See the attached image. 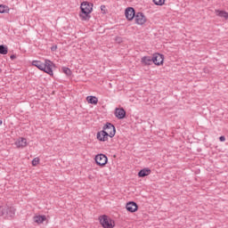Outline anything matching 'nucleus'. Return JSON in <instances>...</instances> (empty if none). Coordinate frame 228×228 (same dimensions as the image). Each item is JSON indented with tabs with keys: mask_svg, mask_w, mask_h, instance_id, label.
<instances>
[{
	"mask_svg": "<svg viewBox=\"0 0 228 228\" xmlns=\"http://www.w3.org/2000/svg\"><path fill=\"white\" fill-rule=\"evenodd\" d=\"M117 42H122V37H116Z\"/></svg>",
	"mask_w": 228,
	"mask_h": 228,
	"instance_id": "obj_28",
	"label": "nucleus"
},
{
	"mask_svg": "<svg viewBox=\"0 0 228 228\" xmlns=\"http://www.w3.org/2000/svg\"><path fill=\"white\" fill-rule=\"evenodd\" d=\"M0 126H3V121L0 119Z\"/></svg>",
	"mask_w": 228,
	"mask_h": 228,
	"instance_id": "obj_29",
	"label": "nucleus"
},
{
	"mask_svg": "<svg viewBox=\"0 0 228 228\" xmlns=\"http://www.w3.org/2000/svg\"><path fill=\"white\" fill-rule=\"evenodd\" d=\"M15 145L18 147V149H22L28 145V140H26L24 137H21L15 142Z\"/></svg>",
	"mask_w": 228,
	"mask_h": 228,
	"instance_id": "obj_13",
	"label": "nucleus"
},
{
	"mask_svg": "<svg viewBox=\"0 0 228 228\" xmlns=\"http://www.w3.org/2000/svg\"><path fill=\"white\" fill-rule=\"evenodd\" d=\"M125 15L127 20H133L136 15V13L134 12V8L133 7L126 8L125 11Z\"/></svg>",
	"mask_w": 228,
	"mask_h": 228,
	"instance_id": "obj_9",
	"label": "nucleus"
},
{
	"mask_svg": "<svg viewBox=\"0 0 228 228\" xmlns=\"http://www.w3.org/2000/svg\"><path fill=\"white\" fill-rule=\"evenodd\" d=\"M163 54H160V53H155L153 54V57H152V62L155 64V65H163Z\"/></svg>",
	"mask_w": 228,
	"mask_h": 228,
	"instance_id": "obj_10",
	"label": "nucleus"
},
{
	"mask_svg": "<svg viewBox=\"0 0 228 228\" xmlns=\"http://www.w3.org/2000/svg\"><path fill=\"white\" fill-rule=\"evenodd\" d=\"M135 24H139L140 26H142V24H145L147 22V18H145V15H143V12H137L134 16Z\"/></svg>",
	"mask_w": 228,
	"mask_h": 228,
	"instance_id": "obj_7",
	"label": "nucleus"
},
{
	"mask_svg": "<svg viewBox=\"0 0 228 228\" xmlns=\"http://www.w3.org/2000/svg\"><path fill=\"white\" fill-rule=\"evenodd\" d=\"M0 54H8V47L4 46V45H0Z\"/></svg>",
	"mask_w": 228,
	"mask_h": 228,
	"instance_id": "obj_20",
	"label": "nucleus"
},
{
	"mask_svg": "<svg viewBox=\"0 0 228 228\" xmlns=\"http://www.w3.org/2000/svg\"><path fill=\"white\" fill-rule=\"evenodd\" d=\"M45 216H37L34 217L36 224H44L45 222Z\"/></svg>",
	"mask_w": 228,
	"mask_h": 228,
	"instance_id": "obj_18",
	"label": "nucleus"
},
{
	"mask_svg": "<svg viewBox=\"0 0 228 228\" xmlns=\"http://www.w3.org/2000/svg\"><path fill=\"white\" fill-rule=\"evenodd\" d=\"M62 71L64 72V74H66V76H70L72 74V71L70 70V69L67 67H63Z\"/></svg>",
	"mask_w": 228,
	"mask_h": 228,
	"instance_id": "obj_22",
	"label": "nucleus"
},
{
	"mask_svg": "<svg viewBox=\"0 0 228 228\" xmlns=\"http://www.w3.org/2000/svg\"><path fill=\"white\" fill-rule=\"evenodd\" d=\"M10 7L8 5L0 4V13H9Z\"/></svg>",
	"mask_w": 228,
	"mask_h": 228,
	"instance_id": "obj_19",
	"label": "nucleus"
},
{
	"mask_svg": "<svg viewBox=\"0 0 228 228\" xmlns=\"http://www.w3.org/2000/svg\"><path fill=\"white\" fill-rule=\"evenodd\" d=\"M101 10L102 13H106V5H101Z\"/></svg>",
	"mask_w": 228,
	"mask_h": 228,
	"instance_id": "obj_24",
	"label": "nucleus"
},
{
	"mask_svg": "<svg viewBox=\"0 0 228 228\" xmlns=\"http://www.w3.org/2000/svg\"><path fill=\"white\" fill-rule=\"evenodd\" d=\"M215 13L216 15H217V17H221L223 19H228V12L225 11L216 10Z\"/></svg>",
	"mask_w": 228,
	"mask_h": 228,
	"instance_id": "obj_15",
	"label": "nucleus"
},
{
	"mask_svg": "<svg viewBox=\"0 0 228 228\" xmlns=\"http://www.w3.org/2000/svg\"><path fill=\"white\" fill-rule=\"evenodd\" d=\"M141 63H143V65H151L152 63V58L151 56H143L141 59Z\"/></svg>",
	"mask_w": 228,
	"mask_h": 228,
	"instance_id": "obj_16",
	"label": "nucleus"
},
{
	"mask_svg": "<svg viewBox=\"0 0 228 228\" xmlns=\"http://www.w3.org/2000/svg\"><path fill=\"white\" fill-rule=\"evenodd\" d=\"M86 101L89 104H97L99 99L96 96H87Z\"/></svg>",
	"mask_w": 228,
	"mask_h": 228,
	"instance_id": "obj_17",
	"label": "nucleus"
},
{
	"mask_svg": "<svg viewBox=\"0 0 228 228\" xmlns=\"http://www.w3.org/2000/svg\"><path fill=\"white\" fill-rule=\"evenodd\" d=\"M153 3L157 6H163V4H165V0H153Z\"/></svg>",
	"mask_w": 228,
	"mask_h": 228,
	"instance_id": "obj_21",
	"label": "nucleus"
},
{
	"mask_svg": "<svg viewBox=\"0 0 228 228\" xmlns=\"http://www.w3.org/2000/svg\"><path fill=\"white\" fill-rule=\"evenodd\" d=\"M16 58H17V55H15V54H12V55L10 56L11 60H15Z\"/></svg>",
	"mask_w": 228,
	"mask_h": 228,
	"instance_id": "obj_26",
	"label": "nucleus"
},
{
	"mask_svg": "<svg viewBox=\"0 0 228 228\" xmlns=\"http://www.w3.org/2000/svg\"><path fill=\"white\" fill-rule=\"evenodd\" d=\"M79 17L81 20H90V14L94 12V4L90 2H82L80 4Z\"/></svg>",
	"mask_w": 228,
	"mask_h": 228,
	"instance_id": "obj_2",
	"label": "nucleus"
},
{
	"mask_svg": "<svg viewBox=\"0 0 228 228\" xmlns=\"http://www.w3.org/2000/svg\"><path fill=\"white\" fill-rule=\"evenodd\" d=\"M17 209L14 207L8 205L0 207V216H4L7 220H13Z\"/></svg>",
	"mask_w": 228,
	"mask_h": 228,
	"instance_id": "obj_3",
	"label": "nucleus"
},
{
	"mask_svg": "<svg viewBox=\"0 0 228 228\" xmlns=\"http://www.w3.org/2000/svg\"><path fill=\"white\" fill-rule=\"evenodd\" d=\"M32 65L33 67H37L39 70L49 74V76H53V67H54V63L50 60H45V63L40 61H33Z\"/></svg>",
	"mask_w": 228,
	"mask_h": 228,
	"instance_id": "obj_1",
	"label": "nucleus"
},
{
	"mask_svg": "<svg viewBox=\"0 0 228 228\" xmlns=\"http://www.w3.org/2000/svg\"><path fill=\"white\" fill-rule=\"evenodd\" d=\"M100 223L103 228H113L115 227V222L108 217V216H102L99 217Z\"/></svg>",
	"mask_w": 228,
	"mask_h": 228,
	"instance_id": "obj_4",
	"label": "nucleus"
},
{
	"mask_svg": "<svg viewBox=\"0 0 228 228\" xmlns=\"http://www.w3.org/2000/svg\"><path fill=\"white\" fill-rule=\"evenodd\" d=\"M108 133L105 130H101L96 134V138L98 142H108Z\"/></svg>",
	"mask_w": 228,
	"mask_h": 228,
	"instance_id": "obj_8",
	"label": "nucleus"
},
{
	"mask_svg": "<svg viewBox=\"0 0 228 228\" xmlns=\"http://www.w3.org/2000/svg\"><path fill=\"white\" fill-rule=\"evenodd\" d=\"M56 49H58V46H52L51 47V51H56Z\"/></svg>",
	"mask_w": 228,
	"mask_h": 228,
	"instance_id": "obj_27",
	"label": "nucleus"
},
{
	"mask_svg": "<svg viewBox=\"0 0 228 228\" xmlns=\"http://www.w3.org/2000/svg\"><path fill=\"white\" fill-rule=\"evenodd\" d=\"M103 131H105V133H107V134L110 138H113V136H115V134L117 133V130L115 129V126H113V124H111V123H107L103 126Z\"/></svg>",
	"mask_w": 228,
	"mask_h": 228,
	"instance_id": "obj_6",
	"label": "nucleus"
},
{
	"mask_svg": "<svg viewBox=\"0 0 228 228\" xmlns=\"http://www.w3.org/2000/svg\"><path fill=\"white\" fill-rule=\"evenodd\" d=\"M151 168L149 167H146V168H143V169H141L138 173V176L139 177H147V175H151Z\"/></svg>",
	"mask_w": 228,
	"mask_h": 228,
	"instance_id": "obj_14",
	"label": "nucleus"
},
{
	"mask_svg": "<svg viewBox=\"0 0 228 228\" xmlns=\"http://www.w3.org/2000/svg\"><path fill=\"white\" fill-rule=\"evenodd\" d=\"M219 140H220L221 142H225V136H224V135L220 136V137H219Z\"/></svg>",
	"mask_w": 228,
	"mask_h": 228,
	"instance_id": "obj_25",
	"label": "nucleus"
},
{
	"mask_svg": "<svg viewBox=\"0 0 228 228\" xmlns=\"http://www.w3.org/2000/svg\"><path fill=\"white\" fill-rule=\"evenodd\" d=\"M38 163H40V159L39 158H35L32 160V167H37V165H38Z\"/></svg>",
	"mask_w": 228,
	"mask_h": 228,
	"instance_id": "obj_23",
	"label": "nucleus"
},
{
	"mask_svg": "<svg viewBox=\"0 0 228 228\" xmlns=\"http://www.w3.org/2000/svg\"><path fill=\"white\" fill-rule=\"evenodd\" d=\"M94 159L98 167H106L108 163V157L102 153L96 155Z\"/></svg>",
	"mask_w": 228,
	"mask_h": 228,
	"instance_id": "obj_5",
	"label": "nucleus"
},
{
	"mask_svg": "<svg viewBox=\"0 0 228 228\" xmlns=\"http://www.w3.org/2000/svg\"><path fill=\"white\" fill-rule=\"evenodd\" d=\"M126 208L130 213H134L138 211V205H136V202L134 201H130L126 203Z\"/></svg>",
	"mask_w": 228,
	"mask_h": 228,
	"instance_id": "obj_12",
	"label": "nucleus"
},
{
	"mask_svg": "<svg viewBox=\"0 0 228 228\" xmlns=\"http://www.w3.org/2000/svg\"><path fill=\"white\" fill-rule=\"evenodd\" d=\"M115 117L118 118L119 120H122V118H126V110L124 108H117L115 110Z\"/></svg>",
	"mask_w": 228,
	"mask_h": 228,
	"instance_id": "obj_11",
	"label": "nucleus"
}]
</instances>
